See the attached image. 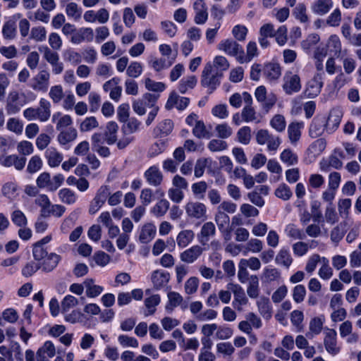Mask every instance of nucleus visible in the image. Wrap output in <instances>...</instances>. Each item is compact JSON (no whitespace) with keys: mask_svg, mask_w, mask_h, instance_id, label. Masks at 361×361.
<instances>
[{"mask_svg":"<svg viewBox=\"0 0 361 361\" xmlns=\"http://www.w3.org/2000/svg\"><path fill=\"white\" fill-rule=\"evenodd\" d=\"M192 134L199 139H209L212 136V133L207 129L202 121H199L195 123V126L192 129Z\"/></svg>","mask_w":361,"mask_h":361,"instance_id":"nucleus-34","label":"nucleus"},{"mask_svg":"<svg viewBox=\"0 0 361 361\" xmlns=\"http://www.w3.org/2000/svg\"><path fill=\"white\" fill-rule=\"evenodd\" d=\"M26 158L24 157H18L16 154L8 156H1L0 157V164L6 167L13 166L16 169L21 171L25 167Z\"/></svg>","mask_w":361,"mask_h":361,"instance_id":"nucleus-9","label":"nucleus"},{"mask_svg":"<svg viewBox=\"0 0 361 361\" xmlns=\"http://www.w3.org/2000/svg\"><path fill=\"white\" fill-rule=\"evenodd\" d=\"M255 97L257 102L261 104L262 109H264L266 112H268L275 105L277 100L275 94H267V89L263 85L256 89Z\"/></svg>","mask_w":361,"mask_h":361,"instance_id":"nucleus-2","label":"nucleus"},{"mask_svg":"<svg viewBox=\"0 0 361 361\" xmlns=\"http://www.w3.org/2000/svg\"><path fill=\"white\" fill-rule=\"evenodd\" d=\"M60 200L66 204H73L77 201V195L69 188H63L59 192Z\"/></svg>","mask_w":361,"mask_h":361,"instance_id":"nucleus-39","label":"nucleus"},{"mask_svg":"<svg viewBox=\"0 0 361 361\" xmlns=\"http://www.w3.org/2000/svg\"><path fill=\"white\" fill-rule=\"evenodd\" d=\"M352 202L350 199H341L338 203V209L339 214L343 217L347 218L349 214V209L351 207Z\"/></svg>","mask_w":361,"mask_h":361,"instance_id":"nucleus-55","label":"nucleus"},{"mask_svg":"<svg viewBox=\"0 0 361 361\" xmlns=\"http://www.w3.org/2000/svg\"><path fill=\"white\" fill-rule=\"evenodd\" d=\"M286 235L295 240H303L306 235L303 231L293 224H288L285 228Z\"/></svg>","mask_w":361,"mask_h":361,"instance_id":"nucleus-37","label":"nucleus"},{"mask_svg":"<svg viewBox=\"0 0 361 361\" xmlns=\"http://www.w3.org/2000/svg\"><path fill=\"white\" fill-rule=\"evenodd\" d=\"M332 6V0H317L311 6V9L314 13L323 16L327 13Z\"/></svg>","mask_w":361,"mask_h":361,"instance_id":"nucleus-24","label":"nucleus"},{"mask_svg":"<svg viewBox=\"0 0 361 361\" xmlns=\"http://www.w3.org/2000/svg\"><path fill=\"white\" fill-rule=\"evenodd\" d=\"M326 126L325 121L322 119L314 118L309 130L310 135L316 138L322 135Z\"/></svg>","mask_w":361,"mask_h":361,"instance_id":"nucleus-35","label":"nucleus"},{"mask_svg":"<svg viewBox=\"0 0 361 361\" xmlns=\"http://www.w3.org/2000/svg\"><path fill=\"white\" fill-rule=\"evenodd\" d=\"M39 51L43 54L44 59L49 63H51L54 61L59 60V54L56 51H54L48 47H42L39 49Z\"/></svg>","mask_w":361,"mask_h":361,"instance_id":"nucleus-52","label":"nucleus"},{"mask_svg":"<svg viewBox=\"0 0 361 361\" xmlns=\"http://www.w3.org/2000/svg\"><path fill=\"white\" fill-rule=\"evenodd\" d=\"M229 66L230 64L226 57L217 56L214 58L213 67L214 70H218L223 73V71L228 70Z\"/></svg>","mask_w":361,"mask_h":361,"instance_id":"nucleus-61","label":"nucleus"},{"mask_svg":"<svg viewBox=\"0 0 361 361\" xmlns=\"http://www.w3.org/2000/svg\"><path fill=\"white\" fill-rule=\"evenodd\" d=\"M206 206L201 202H190L185 205V212L187 215L196 219H206Z\"/></svg>","mask_w":361,"mask_h":361,"instance_id":"nucleus-7","label":"nucleus"},{"mask_svg":"<svg viewBox=\"0 0 361 361\" xmlns=\"http://www.w3.org/2000/svg\"><path fill=\"white\" fill-rule=\"evenodd\" d=\"M281 160L288 166L295 165L298 161V157L291 149H284L280 156Z\"/></svg>","mask_w":361,"mask_h":361,"instance_id":"nucleus-44","label":"nucleus"},{"mask_svg":"<svg viewBox=\"0 0 361 361\" xmlns=\"http://www.w3.org/2000/svg\"><path fill=\"white\" fill-rule=\"evenodd\" d=\"M237 138L239 142L247 145L251 140V129L249 126H244L237 132Z\"/></svg>","mask_w":361,"mask_h":361,"instance_id":"nucleus-50","label":"nucleus"},{"mask_svg":"<svg viewBox=\"0 0 361 361\" xmlns=\"http://www.w3.org/2000/svg\"><path fill=\"white\" fill-rule=\"evenodd\" d=\"M2 34L5 39H12L16 35V23L12 20L6 22L2 27Z\"/></svg>","mask_w":361,"mask_h":361,"instance_id":"nucleus-43","label":"nucleus"},{"mask_svg":"<svg viewBox=\"0 0 361 361\" xmlns=\"http://www.w3.org/2000/svg\"><path fill=\"white\" fill-rule=\"evenodd\" d=\"M227 289L231 290L234 295L233 305L238 310H241V305H245L248 302L243 288L238 284L229 283L226 286Z\"/></svg>","mask_w":361,"mask_h":361,"instance_id":"nucleus-5","label":"nucleus"},{"mask_svg":"<svg viewBox=\"0 0 361 361\" xmlns=\"http://www.w3.org/2000/svg\"><path fill=\"white\" fill-rule=\"evenodd\" d=\"M77 136L78 133L76 129L73 127H70L61 130L57 136V140L60 145L64 146L74 141L77 138Z\"/></svg>","mask_w":361,"mask_h":361,"instance_id":"nucleus-21","label":"nucleus"},{"mask_svg":"<svg viewBox=\"0 0 361 361\" xmlns=\"http://www.w3.org/2000/svg\"><path fill=\"white\" fill-rule=\"evenodd\" d=\"M270 125L278 132H282L286 128L285 118L280 114L275 115L271 120Z\"/></svg>","mask_w":361,"mask_h":361,"instance_id":"nucleus-60","label":"nucleus"},{"mask_svg":"<svg viewBox=\"0 0 361 361\" xmlns=\"http://www.w3.org/2000/svg\"><path fill=\"white\" fill-rule=\"evenodd\" d=\"M259 282L257 276L252 275L249 278L247 293L251 298H257L259 295Z\"/></svg>","mask_w":361,"mask_h":361,"instance_id":"nucleus-32","label":"nucleus"},{"mask_svg":"<svg viewBox=\"0 0 361 361\" xmlns=\"http://www.w3.org/2000/svg\"><path fill=\"white\" fill-rule=\"evenodd\" d=\"M218 49L229 56H235L240 63V56L243 54V49L237 42L232 39L222 40L218 44Z\"/></svg>","mask_w":361,"mask_h":361,"instance_id":"nucleus-3","label":"nucleus"},{"mask_svg":"<svg viewBox=\"0 0 361 361\" xmlns=\"http://www.w3.org/2000/svg\"><path fill=\"white\" fill-rule=\"evenodd\" d=\"M61 257L56 253H50L44 259L41 264L43 271L49 272L54 270L58 265Z\"/></svg>","mask_w":361,"mask_h":361,"instance_id":"nucleus-25","label":"nucleus"},{"mask_svg":"<svg viewBox=\"0 0 361 361\" xmlns=\"http://www.w3.org/2000/svg\"><path fill=\"white\" fill-rule=\"evenodd\" d=\"M258 310L260 314L266 319H269L272 315L271 307L269 299L266 297H261L257 302Z\"/></svg>","mask_w":361,"mask_h":361,"instance_id":"nucleus-28","label":"nucleus"},{"mask_svg":"<svg viewBox=\"0 0 361 361\" xmlns=\"http://www.w3.org/2000/svg\"><path fill=\"white\" fill-rule=\"evenodd\" d=\"M50 109V102L47 99L42 98L39 106L36 109L37 118L42 122L47 121L51 116Z\"/></svg>","mask_w":361,"mask_h":361,"instance_id":"nucleus-22","label":"nucleus"},{"mask_svg":"<svg viewBox=\"0 0 361 361\" xmlns=\"http://www.w3.org/2000/svg\"><path fill=\"white\" fill-rule=\"evenodd\" d=\"M66 13L68 17L78 20L81 17L82 8L76 3H68L66 6Z\"/></svg>","mask_w":361,"mask_h":361,"instance_id":"nucleus-49","label":"nucleus"},{"mask_svg":"<svg viewBox=\"0 0 361 361\" xmlns=\"http://www.w3.org/2000/svg\"><path fill=\"white\" fill-rule=\"evenodd\" d=\"M99 123L94 116L86 118L80 126V130L81 132H87L96 128Z\"/></svg>","mask_w":361,"mask_h":361,"instance_id":"nucleus-56","label":"nucleus"},{"mask_svg":"<svg viewBox=\"0 0 361 361\" xmlns=\"http://www.w3.org/2000/svg\"><path fill=\"white\" fill-rule=\"evenodd\" d=\"M50 73L47 70L40 71L32 79V88L38 92H46L49 85Z\"/></svg>","mask_w":361,"mask_h":361,"instance_id":"nucleus-6","label":"nucleus"},{"mask_svg":"<svg viewBox=\"0 0 361 361\" xmlns=\"http://www.w3.org/2000/svg\"><path fill=\"white\" fill-rule=\"evenodd\" d=\"M195 233L192 230L180 231L176 238L177 245L180 248L187 247L193 240Z\"/></svg>","mask_w":361,"mask_h":361,"instance_id":"nucleus-31","label":"nucleus"},{"mask_svg":"<svg viewBox=\"0 0 361 361\" xmlns=\"http://www.w3.org/2000/svg\"><path fill=\"white\" fill-rule=\"evenodd\" d=\"M147 183L153 186H159L163 180V175L159 169L152 166L149 167L144 173Z\"/></svg>","mask_w":361,"mask_h":361,"instance_id":"nucleus-18","label":"nucleus"},{"mask_svg":"<svg viewBox=\"0 0 361 361\" xmlns=\"http://www.w3.org/2000/svg\"><path fill=\"white\" fill-rule=\"evenodd\" d=\"M303 126L302 123H291L288 127V138L290 142L295 145L301 136V128Z\"/></svg>","mask_w":361,"mask_h":361,"instance_id":"nucleus-29","label":"nucleus"},{"mask_svg":"<svg viewBox=\"0 0 361 361\" xmlns=\"http://www.w3.org/2000/svg\"><path fill=\"white\" fill-rule=\"evenodd\" d=\"M94 39V32L90 27H82L72 35L71 42L73 44H79L84 41L90 42Z\"/></svg>","mask_w":361,"mask_h":361,"instance_id":"nucleus-14","label":"nucleus"},{"mask_svg":"<svg viewBox=\"0 0 361 361\" xmlns=\"http://www.w3.org/2000/svg\"><path fill=\"white\" fill-rule=\"evenodd\" d=\"M45 155L51 167L58 166L63 160V155L54 147L49 148Z\"/></svg>","mask_w":361,"mask_h":361,"instance_id":"nucleus-30","label":"nucleus"},{"mask_svg":"<svg viewBox=\"0 0 361 361\" xmlns=\"http://www.w3.org/2000/svg\"><path fill=\"white\" fill-rule=\"evenodd\" d=\"M18 187L16 183L8 182L2 187V193L7 198L13 200L18 195Z\"/></svg>","mask_w":361,"mask_h":361,"instance_id":"nucleus-41","label":"nucleus"},{"mask_svg":"<svg viewBox=\"0 0 361 361\" xmlns=\"http://www.w3.org/2000/svg\"><path fill=\"white\" fill-rule=\"evenodd\" d=\"M258 54L257 44L255 42H250L247 46V54L245 55L243 51V54L240 56V63L250 62L255 56Z\"/></svg>","mask_w":361,"mask_h":361,"instance_id":"nucleus-38","label":"nucleus"},{"mask_svg":"<svg viewBox=\"0 0 361 361\" xmlns=\"http://www.w3.org/2000/svg\"><path fill=\"white\" fill-rule=\"evenodd\" d=\"M323 322L322 319L319 317H314L311 319L310 322V331L308 334H307V336H310L311 335V337L313 336V334L317 335L321 333L322 329Z\"/></svg>","mask_w":361,"mask_h":361,"instance_id":"nucleus-51","label":"nucleus"},{"mask_svg":"<svg viewBox=\"0 0 361 361\" xmlns=\"http://www.w3.org/2000/svg\"><path fill=\"white\" fill-rule=\"evenodd\" d=\"M49 96L54 103H59L63 97V91L61 85L52 86L49 92Z\"/></svg>","mask_w":361,"mask_h":361,"instance_id":"nucleus-58","label":"nucleus"},{"mask_svg":"<svg viewBox=\"0 0 361 361\" xmlns=\"http://www.w3.org/2000/svg\"><path fill=\"white\" fill-rule=\"evenodd\" d=\"M35 202L41 207V215L44 216L51 205L49 199L46 195H39L35 199Z\"/></svg>","mask_w":361,"mask_h":361,"instance_id":"nucleus-54","label":"nucleus"},{"mask_svg":"<svg viewBox=\"0 0 361 361\" xmlns=\"http://www.w3.org/2000/svg\"><path fill=\"white\" fill-rule=\"evenodd\" d=\"M195 12L194 21L196 24H204L208 19L207 7L204 0H197L193 4Z\"/></svg>","mask_w":361,"mask_h":361,"instance_id":"nucleus-11","label":"nucleus"},{"mask_svg":"<svg viewBox=\"0 0 361 361\" xmlns=\"http://www.w3.org/2000/svg\"><path fill=\"white\" fill-rule=\"evenodd\" d=\"M202 252L203 249L200 245H193L180 253V258L185 263L192 264L198 259Z\"/></svg>","mask_w":361,"mask_h":361,"instance_id":"nucleus-15","label":"nucleus"},{"mask_svg":"<svg viewBox=\"0 0 361 361\" xmlns=\"http://www.w3.org/2000/svg\"><path fill=\"white\" fill-rule=\"evenodd\" d=\"M152 280L155 288L159 289L168 283L169 274L168 273L156 271L152 274Z\"/></svg>","mask_w":361,"mask_h":361,"instance_id":"nucleus-40","label":"nucleus"},{"mask_svg":"<svg viewBox=\"0 0 361 361\" xmlns=\"http://www.w3.org/2000/svg\"><path fill=\"white\" fill-rule=\"evenodd\" d=\"M78 304V300L71 295H66L61 302L62 312H68L71 308L75 307Z\"/></svg>","mask_w":361,"mask_h":361,"instance_id":"nucleus-59","label":"nucleus"},{"mask_svg":"<svg viewBox=\"0 0 361 361\" xmlns=\"http://www.w3.org/2000/svg\"><path fill=\"white\" fill-rule=\"evenodd\" d=\"M218 136L221 139L229 137L232 133V128L227 123L218 124L215 127Z\"/></svg>","mask_w":361,"mask_h":361,"instance_id":"nucleus-64","label":"nucleus"},{"mask_svg":"<svg viewBox=\"0 0 361 361\" xmlns=\"http://www.w3.org/2000/svg\"><path fill=\"white\" fill-rule=\"evenodd\" d=\"M173 128V123L170 119H165L160 122L154 129V137H164L169 135Z\"/></svg>","mask_w":361,"mask_h":361,"instance_id":"nucleus-23","label":"nucleus"},{"mask_svg":"<svg viewBox=\"0 0 361 361\" xmlns=\"http://www.w3.org/2000/svg\"><path fill=\"white\" fill-rule=\"evenodd\" d=\"M274 194L277 197L284 201L288 200L293 195L290 187L285 183L280 184L276 189Z\"/></svg>","mask_w":361,"mask_h":361,"instance_id":"nucleus-48","label":"nucleus"},{"mask_svg":"<svg viewBox=\"0 0 361 361\" xmlns=\"http://www.w3.org/2000/svg\"><path fill=\"white\" fill-rule=\"evenodd\" d=\"M155 234V226L152 224H146L141 229L139 240L142 243H147L154 238Z\"/></svg>","mask_w":361,"mask_h":361,"instance_id":"nucleus-27","label":"nucleus"},{"mask_svg":"<svg viewBox=\"0 0 361 361\" xmlns=\"http://www.w3.org/2000/svg\"><path fill=\"white\" fill-rule=\"evenodd\" d=\"M216 233V228L214 224L211 222L204 223L200 230V233L197 235L199 242L205 245L209 242L211 237L214 236Z\"/></svg>","mask_w":361,"mask_h":361,"instance_id":"nucleus-16","label":"nucleus"},{"mask_svg":"<svg viewBox=\"0 0 361 361\" xmlns=\"http://www.w3.org/2000/svg\"><path fill=\"white\" fill-rule=\"evenodd\" d=\"M176 58V54L169 59L168 61L164 58L150 56L148 63L150 67H152L155 71L159 72L170 67L174 63Z\"/></svg>","mask_w":361,"mask_h":361,"instance_id":"nucleus-17","label":"nucleus"},{"mask_svg":"<svg viewBox=\"0 0 361 361\" xmlns=\"http://www.w3.org/2000/svg\"><path fill=\"white\" fill-rule=\"evenodd\" d=\"M11 217L13 223L19 227L25 226L27 225V218L23 212L19 209L13 211Z\"/></svg>","mask_w":361,"mask_h":361,"instance_id":"nucleus-53","label":"nucleus"},{"mask_svg":"<svg viewBox=\"0 0 361 361\" xmlns=\"http://www.w3.org/2000/svg\"><path fill=\"white\" fill-rule=\"evenodd\" d=\"M324 216L326 222L330 224H334L338 221V215L333 204H329L327 205L325 210Z\"/></svg>","mask_w":361,"mask_h":361,"instance_id":"nucleus-62","label":"nucleus"},{"mask_svg":"<svg viewBox=\"0 0 361 361\" xmlns=\"http://www.w3.org/2000/svg\"><path fill=\"white\" fill-rule=\"evenodd\" d=\"M275 262L279 265L288 268L293 262V258L287 249L282 248L276 255Z\"/></svg>","mask_w":361,"mask_h":361,"instance_id":"nucleus-33","label":"nucleus"},{"mask_svg":"<svg viewBox=\"0 0 361 361\" xmlns=\"http://www.w3.org/2000/svg\"><path fill=\"white\" fill-rule=\"evenodd\" d=\"M83 285L86 289V295L88 298H95L99 295L104 290L102 286L95 285L92 279H86Z\"/></svg>","mask_w":361,"mask_h":361,"instance_id":"nucleus-26","label":"nucleus"},{"mask_svg":"<svg viewBox=\"0 0 361 361\" xmlns=\"http://www.w3.org/2000/svg\"><path fill=\"white\" fill-rule=\"evenodd\" d=\"M160 297L159 295H154L149 298H147L145 300V305L148 310L147 313H145V316L152 315L156 311V306L160 302Z\"/></svg>","mask_w":361,"mask_h":361,"instance_id":"nucleus-47","label":"nucleus"},{"mask_svg":"<svg viewBox=\"0 0 361 361\" xmlns=\"http://www.w3.org/2000/svg\"><path fill=\"white\" fill-rule=\"evenodd\" d=\"M169 208V202L165 199L159 200L152 209V213L157 217L164 216Z\"/></svg>","mask_w":361,"mask_h":361,"instance_id":"nucleus-46","label":"nucleus"},{"mask_svg":"<svg viewBox=\"0 0 361 361\" xmlns=\"http://www.w3.org/2000/svg\"><path fill=\"white\" fill-rule=\"evenodd\" d=\"M323 87L322 73H317L313 78L308 81L305 93L308 97L314 98L321 92Z\"/></svg>","mask_w":361,"mask_h":361,"instance_id":"nucleus-8","label":"nucleus"},{"mask_svg":"<svg viewBox=\"0 0 361 361\" xmlns=\"http://www.w3.org/2000/svg\"><path fill=\"white\" fill-rule=\"evenodd\" d=\"M283 89L288 94L298 92L301 90L300 78L298 75L288 72L283 77Z\"/></svg>","mask_w":361,"mask_h":361,"instance_id":"nucleus-4","label":"nucleus"},{"mask_svg":"<svg viewBox=\"0 0 361 361\" xmlns=\"http://www.w3.org/2000/svg\"><path fill=\"white\" fill-rule=\"evenodd\" d=\"M336 336L337 333L334 329H328L324 340L326 351L333 355L338 354L340 351V348L336 346Z\"/></svg>","mask_w":361,"mask_h":361,"instance_id":"nucleus-13","label":"nucleus"},{"mask_svg":"<svg viewBox=\"0 0 361 361\" xmlns=\"http://www.w3.org/2000/svg\"><path fill=\"white\" fill-rule=\"evenodd\" d=\"M118 126L114 121H109L106 123L104 133V140L109 145H111L117 141V133Z\"/></svg>","mask_w":361,"mask_h":361,"instance_id":"nucleus-19","label":"nucleus"},{"mask_svg":"<svg viewBox=\"0 0 361 361\" xmlns=\"http://www.w3.org/2000/svg\"><path fill=\"white\" fill-rule=\"evenodd\" d=\"M40 268V263L34 261L29 262L23 268L22 274L25 277L31 276Z\"/></svg>","mask_w":361,"mask_h":361,"instance_id":"nucleus-57","label":"nucleus"},{"mask_svg":"<svg viewBox=\"0 0 361 361\" xmlns=\"http://www.w3.org/2000/svg\"><path fill=\"white\" fill-rule=\"evenodd\" d=\"M262 71L265 78L269 81L279 79L281 75V69L279 64L275 63H269L264 65Z\"/></svg>","mask_w":361,"mask_h":361,"instance_id":"nucleus-20","label":"nucleus"},{"mask_svg":"<svg viewBox=\"0 0 361 361\" xmlns=\"http://www.w3.org/2000/svg\"><path fill=\"white\" fill-rule=\"evenodd\" d=\"M189 102V98L180 97L176 92H173L170 94L165 107L168 110H171L173 107H176L178 110H183L188 106Z\"/></svg>","mask_w":361,"mask_h":361,"instance_id":"nucleus-10","label":"nucleus"},{"mask_svg":"<svg viewBox=\"0 0 361 361\" xmlns=\"http://www.w3.org/2000/svg\"><path fill=\"white\" fill-rule=\"evenodd\" d=\"M42 166V161L41 158L37 156H33L28 162L27 171L30 173H33L39 171Z\"/></svg>","mask_w":361,"mask_h":361,"instance_id":"nucleus-63","label":"nucleus"},{"mask_svg":"<svg viewBox=\"0 0 361 361\" xmlns=\"http://www.w3.org/2000/svg\"><path fill=\"white\" fill-rule=\"evenodd\" d=\"M214 221L219 230L229 227L230 218L228 215L223 211H217L215 214Z\"/></svg>","mask_w":361,"mask_h":361,"instance_id":"nucleus-45","label":"nucleus"},{"mask_svg":"<svg viewBox=\"0 0 361 361\" xmlns=\"http://www.w3.org/2000/svg\"><path fill=\"white\" fill-rule=\"evenodd\" d=\"M223 77V73L218 70H214L211 63H207L202 73L201 85L207 87L212 93L220 85L221 78Z\"/></svg>","mask_w":361,"mask_h":361,"instance_id":"nucleus-1","label":"nucleus"},{"mask_svg":"<svg viewBox=\"0 0 361 361\" xmlns=\"http://www.w3.org/2000/svg\"><path fill=\"white\" fill-rule=\"evenodd\" d=\"M197 80L195 75H190L185 78H183L179 83L178 90L180 93L185 94L188 90L193 89L196 84Z\"/></svg>","mask_w":361,"mask_h":361,"instance_id":"nucleus-36","label":"nucleus"},{"mask_svg":"<svg viewBox=\"0 0 361 361\" xmlns=\"http://www.w3.org/2000/svg\"><path fill=\"white\" fill-rule=\"evenodd\" d=\"M306 6L302 3H300L293 9V15L300 23H307L309 22V18L306 13Z\"/></svg>","mask_w":361,"mask_h":361,"instance_id":"nucleus-42","label":"nucleus"},{"mask_svg":"<svg viewBox=\"0 0 361 361\" xmlns=\"http://www.w3.org/2000/svg\"><path fill=\"white\" fill-rule=\"evenodd\" d=\"M342 117L343 111L340 108L332 109L325 123L327 130L330 133L335 131L338 128Z\"/></svg>","mask_w":361,"mask_h":361,"instance_id":"nucleus-12","label":"nucleus"}]
</instances>
